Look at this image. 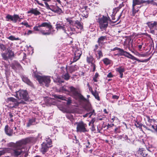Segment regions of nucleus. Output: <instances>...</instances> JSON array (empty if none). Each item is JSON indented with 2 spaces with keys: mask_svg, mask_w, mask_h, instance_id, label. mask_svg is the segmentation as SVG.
I'll list each match as a JSON object with an SVG mask.
<instances>
[{
  "mask_svg": "<svg viewBox=\"0 0 157 157\" xmlns=\"http://www.w3.org/2000/svg\"><path fill=\"white\" fill-rule=\"evenodd\" d=\"M44 3L46 5V8L47 9H49L51 10L52 9H51V8H50L48 4L46 2H45Z\"/></svg>",
  "mask_w": 157,
  "mask_h": 157,
  "instance_id": "45",
  "label": "nucleus"
},
{
  "mask_svg": "<svg viewBox=\"0 0 157 157\" xmlns=\"http://www.w3.org/2000/svg\"><path fill=\"white\" fill-rule=\"evenodd\" d=\"M51 10L55 13H57L59 14H60L62 12V10L58 7H57V8L56 9H52Z\"/></svg>",
  "mask_w": 157,
  "mask_h": 157,
  "instance_id": "31",
  "label": "nucleus"
},
{
  "mask_svg": "<svg viewBox=\"0 0 157 157\" xmlns=\"http://www.w3.org/2000/svg\"><path fill=\"white\" fill-rule=\"evenodd\" d=\"M113 76L111 72H109L108 73L107 75V77L108 78H111Z\"/></svg>",
  "mask_w": 157,
  "mask_h": 157,
  "instance_id": "51",
  "label": "nucleus"
},
{
  "mask_svg": "<svg viewBox=\"0 0 157 157\" xmlns=\"http://www.w3.org/2000/svg\"><path fill=\"white\" fill-rule=\"evenodd\" d=\"M74 53V57L73 59V61L71 62L70 64H72L73 62H76L80 58L82 55L81 52L80 50L77 49L75 51Z\"/></svg>",
  "mask_w": 157,
  "mask_h": 157,
  "instance_id": "14",
  "label": "nucleus"
},
{
  "mask_svg": "<svg viewBox=\"0 0 157 157\" xmlns=\"http://www.w3.org/2000/svg\"><path fill=\"white\" fill-rule=\"evenodd\" d=\"M36 2L38 4L40 5L41 6H44V5L42 3L39 2L38 0H36Z\"/></svg>",
  "mask_w": 157,
  "mask_h": 157,
  "instance_id": "57",
  "label": "nucleus"
},
{
  "mask_svg": "<svg viewBox=\"0 0 157 157\" xmlns=\"http://www.w3.org/2000/svg\"><path fill=\"white\" fill-rule=\"evenodd\" d=\"M66 117L67 118L71 120L73 119V116L70 114H69L67 115Z\"/></svg>",
  "mask_w": 157,
  "mask_h": 157,
  "instance_id": "43",
  "label": "nucleus"
},
{
  "mask_svg": "<svg viewBox=\"0 0 157 157\" xmlns=\"http://www.w3.org/2000/svg\"><path fill=\"white\" fill-rule=\"evenodd\" d=\"M147 24L151 29H154L157 31L156 33L157 34V22L156 21L148 22L147 23Z\"/></svg>",
  "mask_w": 157,
  "mask_h": 157,
  "instance_id": "16",
  "label": "nucleus"
},
{
  "mask_svg": "<svg viewBox=\"0 0 157 157\" xmlns=\"http://www.w3.org/2000/svg\"><path fill=\"white\" fill-rule=\"evenodd\" d=\"M98 45L96 44L95 46V48L94 49V52H96V50L98 49Z\"/></svg>",
  "mask_w": 157,
  "mask_h": 157,
  "instance_id": "56",
  "label": "nucleus"
},
{
  "mask_svg": "<svg viewBox=\"0 0 157 157\" xmlns=\"http://www.w3.org/2000/svg\"><path fill=\"white\" fill-rule=\"evenodd\" d=\"M20 24L24 25L26 27H30V26L29 25L27 22H22L20 23Z\"/></svg>",
  "mask_w": 157,
  "mask_h": 157,
  "instance_id": "41",
  "label": "nucleus"
},
{
  "mask_svg": "<svg viewBox=\"0 0 157 157\" xmlns=\"http://www.w3.org/2000/svg\"><path fill=\"white\" fill-rule=\"evenodd\" d=\"M69 31H75V29L73 28H71V27H69L68 28V29Z\"/></svg>",
  "mask_w": 157,
  "mask_h": 157,
  "instance_id": "55",
  "label": "nucleus"
},
{
  "mask_svg": "<svg viewBox=\"0 0 157 157\" xmlns=\"http://www.w3.org/2000/svg\"><path fill=\"white\" fill-rule=\"evenodd\" d=\"M147 126L145 125H143V127L145 128L146 129L148 130L151 131L152 132H153V130H152L151 128H153L155 132L157 133V126H154L153 125H151L150 123H146Z\"/></svg>",
  "mask_w": 157,
  "mask_h": 157,
  "instance_id": "15",
  "label": "nucleus"
},
{
  "mask_svg": "<svg viewBox=\"0 0 157 157\" xmlns=\"http://www.w3.org/2000/svg\"><path fill=\"white\" fill-rule=\"evenodd\" d=\"M98 76H99L98 74L97 73H96L95 74L93 78V80L95 82H97L98 81V80H97V78L98 77Z\"/></svg>",
  "mask_w": 157,
  "mask_h": 157,
  "instance_id": "40",
  "label": "nucleus"
},
{
  "mask_svg": "<svg viewBox=\"0 0 157 157\" xmlns=\"http://www.w3.org/2000/svg\"><path fill=\"white\" fill-rule=\"evenodd\" d=\"M6 18L7 21H12L14 23H16L18 21H20L22 19L19 17L18 15L16 14L13 15L8 14L6 16Z\"/></svg>",
  "mask_w": 157,
  "mask_h": 157,
  "instance_id": "10",
  "label": "nucleus"
},
{
  "mask_svg": "<svg viewBox=\"0 0 157 157\" xmlns=\"http://www.w3.org/2000/svg\"><path fill=\"white\" fill-rule=\"evenodd\" d=\"M108 18L104 16L99 19V27L101 31L105 30L108 26Z\"/></svg>",
  "mask_w": 157,
  "mask_h": 157,
  "instance_id": "7",
  "label": "nucleus"
},
{
  "mask_svg": "<svg viewBox=\"0 0 157 157\" xmlns=\"http://www.w3.org/2000/svg\"><path fill=\"white\" fill-rule=\"evenodd\" d=\"M106 36H101L100 37L98 40V45L100 46L101 44H102L104 42V41L106 39Z\"/></svg>",
  "mask_w": 157,
  "mask_h": 157,
  "instance_id": "25",
  "label": "nucleus"
},
{
  "mask_svg": "<svg viewBox=\"0 0 157 157\" xmlns=\"http://www.w3.org/2000/svg\"><path fill=\"white\" fill-rule=\"evenodd\" d=\"M11 45L8 47L6 51L1 53V56L3 59L6 60H7L9 59H12L14 57V52L11 49Z\"/></svg>",
  "mask_w": 157,
  "mask_h": 157,
  "instance_id": "4",
  "label": "nucleus"
},
{
  "mask_svg": "<svg viewBox=\"0 0 157 157\" xmlns=\"http://www.w3.org/2000/svg\"><path fill=\"white\" fill-rule=\"evenodd\" d=\"M21 78L22 81L28 85L31 86H33V83L28 78V77L25 76H21Z\"/></svg>",
  "mask_w": 157,
  "mask_h": 157,
  "instance_id": "19",
  "label": "nucleus"
},
{
  "mask_svg": "<svg viewBox=\"0 0 157 157\" xmlns=\"http://www.w3.org/2000/svg\"><path fill=\"white\" fill-rule=\"evenodd\" d=\"M66 101H67V104L68 105H69L71 104V101H72L71 99V98H68L67 100L66 99Z\"/></svg>",
  "mask_w": 157,
  "mask_h": 157,
  "instance_id": "42",
  "label": "nucleus"
},
{
  "mask_svg": "<svg viewBox=\"0 0 157 157\" xmlns=\"http://www.w3.org/2000/svg\"><path fill=\"white\" fill-rule=\"evenodd\" d=\"M27 13H32L33 14L35 15H38L40 14V13L37 10V8H32L27 12Z\"/></svg>",
  "mask_w": 157,
  "mask_h": 157,
  "instance_id": "20",
  "label": "nucleus"
},
{
  "mask_svg": "<svg viewBox=\"0 0 157 157\" xmlns=\"http://www.w3.org/2000/svg\"><path fill=\"white\" fill-rule=\"evenodd\" d=\"M78 68V67L76 65H75L74 66H71L69 67L68 71H69L70 73H72L73 72L77 70Z\"/></svg>",
  "mask_w": 157,
  "mask_h": 157,
  "instance_id": "27",
  "label": "nucleus"
},
{
  "mask_svg": "<svg viewBox=\"0 0 157 157\" xmlns=\"http://www.w3.org/2000/svg\"><path fill=\"white\" fill-rule=\"evenodd\" d=\"M83 14L82 15V16H83L85 17H88L87 14H86V15L85 14V13H87L86 11H84L83 12Z\"/></svg>",
  "mask_w": 157,
  "mask_h": 157,
  "instance_id": "54",
  "label": "nucleus"
},
{
  "mask_svg": "<svg viewBox=\"0 0 157 157\" xmlns=\"http://www.w3.org/2000/svg\"><path fill=\"white\" fill-rule=\"evenodd\" d=\"M119 98V96H118L117 95H113L112 96L113 98L115 99H118Z\"/></svg>",
  "mask_w": 157,
  "mask_h": 157,
  "instance_id": "53",
  "label": "nucleus"
},
{
  "mask_svg": "<svg viewBox=\"0 0 157 157\" xmlns=\"http://www.w3.org/2000/svg\"><path fill=\"white\" fill-rule=\"evenodd\" d=\"M138 152L143 157H150L145 151L140 150Z\"/></svg>",
  "mask_w": 157,
  "mask_h": 157,
  "instance_id": "24",
  "label": "nucleus"
},
{
  "mask_svg": "<svg viewBox=\"0 0 157 157\" xmlns=\"http://www.w3.org/2000/svg\"><path fill=\"white\" fill-rule=\"evenodd\" d=\"M104 63L106 65L109 64L110 63V61L108 59L105 58L102 60Z\"/></svg>",
  "mask_w": 157,
  "mask_h": 157,
  "instance_id": "35",
  "label": "nucleus"
},
{
  "mask_svg": "<svg viewBox=\"0 0 157 157\" xmlns=\"http://www.w3.org/2000/svg\"><path fill=\"white\" fill-rule=\"evenodd\" d=\"M87 144H86V148H90V142L89 140H87Z\"/></svg>",
  "mask_w": 157,
  "mask_h": 157,
  "instance_id": "49",
  "label": "nucleus"
},
{
  "mask_svg": "<svg viewBox=\"0 0 157 157\" xmlns=\"http://www.w3.org/2000/svg\"><path fill=\"white\" fill-rule=\"evenodd\" d=\"M94 60V58L92 56H87L86 58V61L87 62L89 63H91V64L93 63V61Z\"/></svg>",
  "mask_w": 157,
  "mask_h": 157,
  "instance_id": "30",
  "label": "nucleus"
},
{
  "mask_svg": "<svg viewBox=\"0 0 157 157\" xmlns=\"http://www.w3.org/2000/svg\"><path fill=\"white\" fill-rule=\"evenodd\" d=\"M155 30L154 29H151V33L152 34H154L155 33Z\"/></svg>",
  "mask_w": 157,
  "mask_h": 157,
  "instance_id": "60",
  "label": "nucleus"
},
{
  "mask_svg": "<svg viewBox=\"0 0 157 157\" xmlns=\"http://www.w3.org/2000/svg\"><path fill=\"white\" fill-rule=\"evenodd\" d=\"M35 119L32 118L31 119H29L28 122L27 124V127H29L31 125H33L35 122Z\"/></svg>",
  "mask_w": 157,
  "mask_h": 157,
  "instance_id": "29",
  "label": "nucleus"
},
{
  "mask_svg": "<svg viewBox=\"0 0 157 157\" xmlns=\"http://www.w3.org/2000/svg\"><path fill=\"white\" fill-rule=\"evenodd\" d=\"M91 130L92 131H94L95 130L94 126V124H93L91 128Z\"/></svg>",
  "mask_w": 157,
  "mask_h": 157,
  "instance_id": "58",
  "label": "nucleus"
},
{
  "mask_svg": "<svg viewBox=\"0 0 157 157\" xmlns=\"http://www.w3.org/2000/svg\"><path fill=\"white\" fill-rule=\"evenodd\" d=\"M123 12V11H122V12H121V13L119 15V16L118 17H117V20L115 21H114L113 22V23H115L117 21H118L119 20V19H120L121 15H122V13Z\"/></svg>",
  "mask_w": 157,
  "mask_h": 157,
  "instance_id": "48",
  "label": "nucleus"
},
{
  "mask_svg": "<svg viewBox=\"0 0 157 157\" xmlns=\"http://www.w3.org/2000/svg\"><path fill=\"white\" fill-rule=\"evenodd\" d=\"M98 53V56L97 57L98 59H100L101 57L103 56L102 53L101 51H97Z\"/></svg>",
  "mask_w": 157,
  "mask_h": 157,
  "instance_id": "39",
  "label": "nucleus"
},
{
  "mask_svg": "<svg viewBox=\"0 0 157 157\" xmlns=\"http://www.w3.org/2000/svg\"><path fill=\"white\" fill-rule=\"evenodd\" d=\"M56 29L58 30L59 29H62L66 33V30L65 25L63 24H57L56 25Z\"/></svg>",
  "mask_w": 157,
  "mask_h": 157,
  "instance_id": "21",
  "label": "nucleus"
},
{
  "mask_svg": "<svg viewBox=\"0 0 157 157\" xmlns=\"http://www.w3.org/2000/svg\"><path fill=\"white\" fill-rule=\"evenodd\" d=\"M115 15H114V14L113 13L112 14L111 16V17H112V19L113 20H115Z\"/></svg>",
  "mask_w": 157,
  "mask_h": 157,
  "instance_id": "59",
  "label": "nucleus"
},
{
  "mask_svg": "<svg viewBox=\"0 0 157 157\" xmlns=\"http://www.w3.org/2000/svg\"><path fill=\"white\" fill-rule=\"evenodd\" d=\"M149 2V1H144L143 0H133L132 4V13L134 15L138 10L135 9V6L137 5H140L141 4L146 3V2Z\"/></svg>",
  "mask_w": 157,
  "mask_h": 157,
  "instance_id": "9",
  "label": "nucleus"
},
{
  "mask_svg": "<svg viewBox=\"0 0 157 157\" xmlns=\"http://www.w3.org/2000/svg\"><path fill=\"white\" fill-rule=\"evenodd\" d=\"M7 38L11 40H18L19 39L18 37L15 38L14 36L12 35L10 36Z\"/></svg>",
  "mask_w": 157,
  "mask_h": 157,
  "instance_id": "37",
  "label": "nucleus"
},
{
  "mask_svg": "<svg viewBox=\"0 0 157 157\" xmlns=\"http://www.w3.org/2000/svg\"><path fill=\"white\" fill-rule=\"evenodd\" d=\"M54 97L56 98H58L63 100H66V98L61 95H55Z\"/></svg>",
  "mask_w": 157,
  "mask_h": 157,
  "instance_id": "33",
  "label": "nucleus"
},
{
  "mask_svg": "<svg viewBox=\"0 0 157 157\" xmlns=\"http://www.w3.org/2000/svg\"><path fill=\"white\" fill-rule=\"evenodd\" d=\"M120 52L121 55H124L126 57H127V56H129V55L128 54H127L125 53V52L123 53V52Z\"/></svg>",
  "mask_w": 157,
  "mask_h": 157,
  "instance_id": "50",
  "label": "nucleus"
},
{
  "mask_svg": "<svg viewBox=\"0 0 157 157\" xmlns=\"http://www.w3.org/2000/svg\"><path fill=\"white\" fill-rule=\"evenodd\" d=\"M5 130L6 134L9 136H11L13 134V130L9 127L8 125L5 126Z\"/></svg>",
  "mask_w": 157,
  "mask_h": 157,
  "instance_id": "18",
  "label": "nucleus"
},
{
  "mask_svg": "<svg viewBox=\"0 0 157 157\" xmlns=\"http://www.w3.org/2000/svg\"><path fill=\"white\" fill-rule=\"evenodd\" d=\"M5 153V152L3 151H0V156L1 155H3Z\"/></svg>",
  "mask_w": 157,
  "mask_h": 157,
  "instance_id": "62",
  "label": "nucleus"
},
{
  "mask_svg": "<svg viewBox=\"0 0 157 157\" xmlns=\"http://www.w3.org/2000/svg\"><path fill=\"white\" fill-rule=\"evenodd\" d=\"M87 101L83 100L86 103V105L85 107V108L88 112H89V114H90L89 117H90L91 115L94 113V110L93 109L91 106L88 100L87 99Z\"/></svg>",
  "mask_w": 157,
  "mask_h": 157,
  "instance_id": "13",
  "label": "nucleus"
},
{
  "mask_svg": "<svg viewBox=\"0 0 157 157\" xmlns=\"http://www.w3.org/2000/svg\"><path fill=\"white\" fill-rule=\"evenodd\" d=\"M14 96L18 100L23 99L25 101H27L29 99L28 94L26 90H20L16 91Z\"/></svg>",
  "mask_w": 157,
  "mask_h": 157,
  "instance_id": "6",
  "label": "nucleus"
},
{
  "mask_svg": "<svg viewBox=\"0 0 157 157\" xmlns=\"http://www.w3.org/2000/svg\"><path fill=\"white\" fill-rule=\"evenodd\" d=\"M135 125L136 127L142 129V124H140L139 122H137L135 124Z\"/></svg>",
  "mask_w": 157,
  "mask_h": 157,
  "instance_id": "38",
  "label": "nucleus"
},
{
  "mask_svg": "<svg viewBox=\"0 0 157 157\" xmlns=\"http://www.w3.org/2000/svg\"><path fill=\"white\" fill-rule=\"evenodd\" d=\"M70 91L73 93L75 96H78L80 99L82 100L87 101V100L81 94L79 93L77 89L73 86L70 87Z\"/></svg>",
  "mask_w": 157,
  "mask_h": 157,
  "instance_id": "11",
  "label": "nucleus"
},
{
  "mask_svg": "<svg viewBox=\"0 0 157 157\" xmlns=\"http://www.w3.org/2000/svg\"><path fill=\"white\" fill-rule=\"evenodd\" d=\"M34 77L36 78L40 84L44 85L46 87L48 86V85L51 82L50 77L45 76H40L36 73H34Z\"/></svg>",
  "mask_w": 157,
  "mask_h": 157,
  "instance_id": "3",
  "label": "nucleus"
},
{
  "mask_svg": "<svg viewBox=\"0 0 157 157\" xmlns=\"http://www.w3.org/2000/svg\"><path fill=\"white\" fill-rule=\"evenodd\" d=\"M66 70L67 73L63 75H62V77L63 78H64V79H65V80H68L69 79L70 76L68 73L69 72V71H68V70L67 69L68 67L67 66L66 67Z\"/></svg>",
  "mask_w": 157,
  "mask_h": 157,
  "instance_id": "26",
  "label": "nucleus"
},
{
  "mask_svg": "<svg viewBox=\"0 0 157 157\" xmlns=\"http://www.w3.org/2000/svg\"><path fill=\"white\" fill-rule=\"evenodd\" d=\"M91 66L93 68V71H94L96 69V65L95 64H94V63H92V64L91 65Z\"/></svg>",
  "mask_w": 157,
  "mask_h": 157,
  "instance_id": "46",
  "label": "nucleus"
},
{
  "mask_svg": "<svg viewBox=\"0 0 157 157\" xmlns=\"http://www.w3.org/2000/svg\"><path fill=\"white\" fill-rule=\"evenodd\" d=\"M95 121V119H93L90 122V123L89 124V125H90V124H92V125L94 124H94V122Z\"/></svg>",
  "mask_w": 157,
  "mask_h": 157,
  "instance_id": "52",
  "label": "nucleus"
},
{
  "mask_svg": "<svg viewBox=\"0 0 157 157\" xmlns=\"http://www.w3.org/2000/svg\"><path fill=\"white\" fill-rule=\"evenodd\" d=\"M74 138L75 139H73V143H75V144L77 143L78 142V140H76V136H75Z\"/></svg>",
  "mask_w": 157,
  "mask_h": 157,
  "instance_id": "47",
  "label": "nucleus"
},
{
  "mask_svg": "<svg viewBox=\"0 0 157 157\" xmlns=\"http://www.w3.org/2000/svg\"><path fill=\"white\" fill-rule=\"evenodd\" d=\"M20 66V64L17 62L16 61H14L11 64V67L14 70L16 69L17 67H18Z\"/></svg>",
  "mask_w": 157,
  "mask_h": 157,
  "instance_id": "28",
  "label": "nucleus"
},
{
  "mask_svg": "<svg viewBox=\"0 0 157 157\" xmlns=\"http://www.w3.org/2000/svg\"><path fill=\"white\" fill-rule=\"evenodd\" d=\"M91 92L93 95L95 97L96 99L98 101L100 100V98L98 95V94L97 92L96 91L95 92H94L92 91Z\"/></svg>",
  "mask_w": 157,
  "mask_h": 157,
  "instance_id": "34",
  "label": "nucleus"
},
{
  "mask_svg": "<svg viewBox=\"0 0 157 157\" xmlns=\"http://www.w3.org/2000/svg\"><path fill=\"white\" fill-rule=\"evenodd\" d=\"M146 118L147 121L149 123H151L153 120V119H150L149 116H146Z\"/></svg>",
  "mask_w": 157,
  "mask_h": 157,
  "instance_id": "44",
  "label": "nucleus"
},
{
  "mask_svg": "<svg viewBox=\"0 0 157 157\" xmlns=\"http://www.w3.org/2000/svg\"><path fill=\"white\" fill-rule=\"evenodd\" d=\"M75 25L77 28L80 29V31L83 29L82 24L78 21L77 20L75 21Z\"/></svg>",
  "mask_w": 157,
  "mask_h": 157,
  "instance_id": "23",
  "label": "nucleus"
},
{
  "mask_svg": "<svg viewBox=\"0 0 157 157\" xmlns=\"http://www.w3.org/2000/svg\"><path fill=\"white\" fill-rule=\"evenodd\" d=\"M52 144L51 139L49 138H46V141L41 144L40 151L43 154H44L48 150L49 148L52 147Z\"/></svg>",
  "mask_w": 157,
  "mask_h": 157,
  "instance_id": "5",
  "label": "nucleus"
},
{
  "mask_svg": "<svg viewBox=\"0 0 157 157\" xmlns=\"http://www.w3.org/2000/svg\"><path fill=\"white\" fill-rule=\"evenodd\" d=\"M122 6V5L120 4L119 7L115 8L113 10V13L114 14V15H116V14L119 11V10L121 8Z\"/></svg>",
  "mask_w": 157,
  "mask_h": 157,
  "instance_id": "32",
  "label": "nucleus"
},
{
  "mask_svg": "<svg viewBox=\"0 0 157 157\" xmlns=\"http://www.w3.org/2000/svg\"><path fill=\"white\" fill-rule=\"evenodd\" d=\"M0 49L1 51H4L7 49V47L6 45L2 44H0Z\"/></svg>",
  "mask_w": 157,
  "mask_h": 157,
  "instance_id": "36",
  "label": "nucleus"
},
{
  "mask_svg": "<svg viewBox=\"0 0 157 157\" xmlns=\"http://www.w3.org/2000/svg\"><path fill=\"white\" fill-rule=\"evenodd\" d=\"M52 29V26L50 22H43L38 26H34L33 29L36 31H39L43 35H49L51 34V30Z\"/></svg>",
  "mask_w": 157,
  "mask_h": 157,
  "instance_id": "2",
  "label": "nucleus"
},
{
  "mask_svg": "<svg viewBox=\"0 0 157 157\" xmlns=\"http://www.w3.org/2000/svg\"><path fill=\"white\" fill-rule=\"evenodd\" d=\"M143 44V43H142L141 44L139 45L138 46V48L140 49H141L142 47V45Z\"/></svg>",
  "mask_w": 157,
  "mask_h": 157,
  "instance_id": "61",
  "label": "nucleus"
},
{
  "mask_svg": "<svg viewBox=\"0 0 157 157\" xmlns=\"http://www.w3.org/2000/svg\"><path fill=\"white\" fill-rule=\"evenodd\" d=\"M118 50H119V52H123V53L125 52V53L127 54H128L129 55V56H127V57H128L129 58H130L133 60H135V59L136 58V57H135L133 56L131 54L129 53H128L126 51H124L123 50L121 49V48H118Z\"/></svg>",
  "mask_w": 157,
  "mask_h": 157,
  "instance_id": "22",
  "label": "nucleus"
},
{
  "mask_svg": "<svg viewBox=\"0 0 157 157\" xmlns=\"http://www.w3.org/2000/svg\"><path fill=\"white\" fill-rule=\"evenodd\" d=\"M33 137H29L17 141L13 145V155L17 156L24 154L23 157H27L28 155V150L26 145L33 142Z\"/></svg>",
  "mask_w": 157,
  "mask_h": 157,
  "instance_id": "1",
  "label": "nucleus"
},
{
  "mask_svg": "<svg viewBox=\"0 0 157 157\" xmlns=\"http://www.w3.org/2000/svg\"><path fill=\"white\" fill-rule=\"evenodd\" d=\"M7 100L9 101H11L14 103L13 106L12 107V108H17L20 104L24 103V102L23 101H18L17 99L13 97L9 98H8Z\"/></svg>",
  "mask_w": 157,
  "mask_h": 157,
  "instance_id": "12",
  "label": "nucleus"
},
{
  "mask_svg": "<svg viewBox=\"0 0 157 157\" xmlns=\"http://www.w3.org/2000/svg\"><path fill=\"white\" fill-rule=\"evenodd\" d=\"M76 131L77 132H88V130L86 129V125L82 121L79 122H77Z\"/></svg>",
  "mask_w": 157,
  "mask_h": 157,
  "instance_id": "8",
  "label": "nucleus"
},
{
  "mask_svg": "<svg viewBox=\"0 0 157 157\" xmlns=\"http://www.w3.org/2000/svg\"><path fill=\"white\" fill-rule=\"evenodd\" d=\"M125 70L124 67L123 66H121L116 68V71L118 72L120 75V77L122 78L123 76V73L125 71Z\"/></svg>",
  "mask_w": 157,
  "mask_h": 157,
  "instance_id": "17",
  "label": "nucleus"
},
{
  "mask_svg": "<svg viewBox=\"0 0 157 157\" xmlns=\"http://www.w3.org/2000/svg\"><path fill=\"white\" fill-rule=\"evenodd\" d=\"M67 20L69 22L70 24H71L72 23V21L71 20H68V19H67Z\"/></svg>",
  "mask_w": 157,
  "mask_h": 157,
  "instance_id": "64",
  "label": "nucleus"
},
{
  "mask_svg": "<svg viewBox=\"0 0 157 157\" xmlns=\"http://www.w3.org/2000/svg\"><path fill=\"white\" fill-rule=\"evenodd\" d=\"M148 61V59H144V60H141V62H147Z\"/></svg>",
  "mask_w": 157,
  "mask_h": 157,
  "instance_id": "63",
  "label": "nucleus"
}]
</instances>
